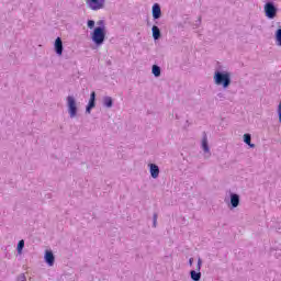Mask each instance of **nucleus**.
Returning a JSON list of instances; mask_svg holds the SVG:
<instances>
[{
  "mask_svg": "<svg viewBox=\"0 0 281 281\" xmlns=\"http://www.w3.org/2000/svg\"><path fill=\"white\" fill-rule=\"evenodd\" d=\"M244 142L249 146L250 148H256L255 144H251V134H244Z\"/></svg>",
  "mask_w": 281,
  "mask_h": 281,
  "instance_id": "obj_17",
  "label": "nucleus"
},
{
  "mask_svg": "<svg viewBox=\"0 0 281 281\" xmlns=\"http://www.w3.org/2000/svg\"><path fill=\"white\" fill-rule=\"evenodd\" d=\"M268 1H273V0H268Z\"/></svg>",
  "mask_w": 281,
  "mask_h": 281,
  "instance_id": "obj_27",
  "label": "nucleus"
},
{
  "mask_svg": "<svg viewBox=\"0 0 281 281\" xmlns=\"http://www.w3.org/2000/svg\"><path fill=\"white\" fill-rule=\"evenodd\" d=\"M16 281H27V277H25V273H21L18 276Z\"/></svg>",
  "mask_w": 281,
  "mask_h": 281,
  "instance_id": "obj_20",
  "label": "nucleus"
},
{
  "mask_svg": "<svg viewBox=\"0 0 281 281\" xmlns=\"http://www.w3.org/2000/svg\"><path fill=\"white\" fill-rule=\"evenodd\" d=\"M105 3L106 0H86V5L94 12H98V10H104Z\"/></svg>",
  "mask_w": 281,
  "mask_h": 281,
  "instance_id": "obj_5",
  "label": "nucleus"
},
{
  "mask_svg": "<svg viewBox=\"0 0 281 281\" xmlns=\"http://www.w3.org/2000/svg\"><path fill=\"white\" fill-rule=\"evenodd\" d=\"M278 115H279V122L281 124V101H280V103L278 105Z\"/></svg>",
  "mask_w": 281,
  "mask_h": 281,
  "instance_id": "obj_24",
  "label": "nucleus"
},
{
  "mask_svg": "<svg viewBox=\"0 0 281 281\" xmlns=\"http://www.w3.org/2000/svg\"><path fill=\"white\" fill-rule=\"evenodd\" d=\"M157 218H158V214L154 213V215H153V227H157Z\"/></svg>",
  "mask_w": 281,
  "mask_h": 281,
  "instance_id": "obj_22",
  "label": "nucleus"
},
{
  "mask_svg": "<svg viewBox=\"0 0 281 281\" xmlns=\"http://www.w3.org/2000/svg\"><path fill=\"white\" fill-rule=\"evenodd\" d=\"M151 14L154 21H159L161 19V5L159 3H155L151 8Z\"/></svg>",
  "mask_w": 281,
  "mask_h": 281,
  "instance_id": "obj_8",
  "label": "nucleus"
},
{
  "mask_svg": "<svg viewBox=\"0 0 281 281\" xmlns=\"http://www.w3.org/2000/svg\"><path fill=\"white\" fill-rule=\"evenodd\" d=\"M88 27H89V30H93V27H95V21L88 20Z\"/></svg>",
  "mask_w": 281,
  "mask_h": 281,
  "instance_id": "obj_21",
  "label": "nucleus"
},
{
  "mask_svg": "<svg viewBox=\"0 0 281 281\" xmlns=\"http://www.w3.org/2000/svg\"><path fill=\"white\" fill-rule=\"evenodd\" d=\"M103 105L106 108V109H111L113 106V98L111 97H104L103 98Z\"/></svg>",
  "mask_w": 281,
  "mask_h": 281,
  "instance_id": "obj_15",
  "label": "nucleus"
},
{
  "mask_svg": "<svg viewBox=\"0 0 281 281\" xmlns=\"http://www.w3.org/2000/svg\"><path fill=\"white\" fill-rule=\"evenodd\" d=\"M98 25L94 27L93 32H92V43H94V45H97V47H100V45H104V40L106 38V29L104 27V21L100 20L98 22Z\"/></svg>",
  "mask_w": 281,
  "mask_h": 281,
  "instance_id": "obj_1",
  "label": "nucleus"
},
{
  "mask_svg": "<svg viewBox=\"0 0 281 281\" xmlns=\"http://www.w3.org/2000/svg\"><path fill=\"white\" fill-rule=\"evenodd\" d=\"M213 80H214V83L217 85V87H223V89H228L229 85H232V72L216 70L214 72Z\"/></svg>",
  "mask_w": 281,
  "mask_h": 281,
  "instance_id": "obj_2",
  "label": "nucleus"
},
{
  "mask_svg": "<svg viewBox=\"0 0 281 281\" xmlns=\"http://www.w3.org/2000/svg\"><path fill=\"white\" fill-rule=\"evenodd\" d=\"M151 34H153L154 41H159L161 38V30L159 29V26L154 25L151 27Z\"/></svg>",
  "mask_w": 281,
  "mask_h": 281,
  "instance_id": "obj_13",
  "label": "nucleus"
},
{
  "mask_svg": "<svg viewBox=\"0 0 281 281\" xmlns=\"http://www.w3.org/2000/svg\"><path fill=\"white\" fill-rule=\"evenodd\" d=\"M193 262H194V258H190V259H189V265H190V267H192Z\"/></svg>",
  "mask_w": 281,
  "mask_h": 281,
  "instance_id": "obj_25",
  "label": "nucleus"
},
{
  "mask_svg": "<svg viewBox=\"0 0 281 281\" xmlns=\"http://www.w3.org/2000/svg\"><path fill=\"white\" fill-rule=\"evenodd\" d=\"M54 49L57 56H63L65 47L63 46V40L60 37L55 40Z\"/></svg>",
  "mask_w": 281,
  "mask_h": 281,
  "instance_id": "obj_9",
  "label": "nucleus"
},
{
  "mask_svg": "<svg viewBox=\"0 0 281 281\" xmlns=\"http://www.w3.org/2000/svg\"><path fill=\"white\" fill-rule=\"evenodd\" d=\"M201 26V18H199L194 24H193V27L196 30V27H200Z\"/></svg>",
  "mask_w": 281,
  "mask_h": 281,
  "instance_id": "obj_23",
  "label": "nucleus"
},
{
  "mask_svg": "<svg viewBox=\"0 0 281 281\" xmlns=\"http://www.w3.org/2000/svg\"><path fill=\"white\" fill-rule=\"evenodd\" d=\"M274 38L278 47H281V29L276 31Z\"/></svg>",
  "mask_w": 281,
  "mask_h": 281,
  "instance_id": "obj_18",
  "label": "nucleus"
},
{
  "mask_svg": "<svg viewBox=\"0 0 281 281\" xmlns=\"http://www.w3.org/2000/svg\"><path fill=\"white\" fill-rule=\"evenodd\" d=\"M263 12L267 19L273 20L278 16V5L273 1H267L263 5Z\"/></svg>",
  "mask_w": 281,
  "mask_h": 281,
  "instance_id": "obj_3",
  "label": "nucleus"
},
{
  "mask_svg": "<svg viewBox=\"0 0 281 281\" xmlns=\"http://www.w3.org/2000/svg\"><path fill=\"white\" fill-rule=\"evenodd\" d=\"M218 97L222 98L223 95L220 93Z\"/></svg>",
  "mask_w": 281,
  "mask_h": 281,
  "instance_id": "obj_26",
  "label": "nucleus"
},
{
  "mask_svg": "<svg viewBox=\"0 0 281 281\" xmlns=\"http://www.w3.org/2000/svg\"><path fill=\"white\" fill-rule=\"evenodd\" d=\"M66 100L69 117L74 120V117L78 115V104L76 103V98H74V95H68Z\"/></svg>",
  "mask_w": 281,
  "mask_h": 281,
  "instance_id": "obj_4",
  "label": "nucleus"
},
{
  "mask_svg": "<svg viewBox=\"0 0 281 281\" xmlns=\"http://www.w3.org/2000/svg\"><path fill=\"white\" fill-rule=\"evenodd\" d=\"M151 74H154L155 78H159V76H161V67L153 65Z\"/></svg>",
  "mask_w": 281,
  "mask_h": 281,
  "instance_id": "obj_16",
  "label": "nucleus"
},
{
  "mask_svg": "<svg viewBox=\"0 0 281 281\" xmlns=\"http://www.w3.org/2000/svg\"><path fill=\"white\" fill-rule=\"evenodd\" d=\"M202 149L204 150V153H210V145L207 144V134L205 133L202 138Z\"/></svg>",
  "mask_w": 281,
  "mask_h": 281,
  "instance_id": "obj_14",
  "label": "nucleus"
},
{
  "mask_svg": "<svg viewBox=\"0 0 281 281\" xmlns=\"http://www.w3.org/2000/svg\"><path fill=\"white\" fill-rule=\"evenodd\" d=\"M202 266H203V260L201 258H199L196 270L190 271V278L192 281H201V267Z\"/></svg>",
  "mask_w": 281,
  "mask_h": 281,
  "instance_id": "obj_6",
  "label": "nucleus"
},
{
  "mask_svg": "<svg viewBox=\"0 0 281 281\" xmlns=\"http://www.w3.org/2000/svg\"><path fill=\"white\" fill-rule=\"evenodd\" d=\"M44 260L48 267H54V262H56V257L52 250H46L44 255Z\"/></svg>",
  "mask_w": 281,
  "mask_h": 281,
  "instance_id": "obj_7",
  "label": "nucleus"
},
{
  "mask_svg": "<svg viewBox=\"0 0 281 281\" xmlns=\"http://www.w3.org/2000/svg\"><path fill=\"white\" fill-rule=\"evenodd\" d=\"M149 172L153 179H157L159 177V166L149 164Z\"/></svg>",
  "mask_w": 281,
  "mask_h": 281,
  "instance_id": "obj_12",
  "label": "nucleus"
},
{
  "mask_svg": "<svg viewBox=\"0 0 281 281\" xmlns=\"http://www.w3.org/2000/svg\"><path fill=\"white\" fill-rule=\"evenodd\" d=\"M25 247V240L21 239L18 243L16 251L18 254H23V248Z\"/></svg>",
  "mask_w": 281,
  "mask_h": 281,
  "instance_id": "obj_19",
  "label": "nucleus"
},
{
  "mask_svg": "<svg viewBox=\"0 0 281 281\" xmlns=\"http://www.w3.org/2000/svg\"><path fill=\"white\" fill-rule=\"evenodd\" d=\"M231 205L233 209L240 205V195H238V193H231Z\"/></svg>",
  "mask_w": 281,
  "mask_h": 281,
  "instance_id": "obj_11",
  "label": "nucleus"
},
{
  "mask_svg": "<svg viewBox=\"0 0 281 281\" xmlns=\"http://www.w3.org/2000/svg\"><path fill=\"white\" fill-rule=\"evenodd\" d=\"M92 109H95V91H92L90 93V99L86 106V113H88V114L91 113Z\"/></svg>",
  "mask_w": 281,
  "mask_h": 281,
  "instance_id": "obj_10",
  "label": "nucleus"
}]
</instances>
